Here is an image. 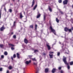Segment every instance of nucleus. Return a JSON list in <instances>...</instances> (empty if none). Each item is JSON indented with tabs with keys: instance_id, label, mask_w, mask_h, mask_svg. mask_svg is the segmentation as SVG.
<instances>
[{
	"instance_id": "f257e3e1",
	"label": "nucleus",
	"mask_w": 73,
	"mask_h": 73,
	"mask_svg": "<svg viewBox=\"0 0 73 73\" xmlns=\"http://www.w3.org/2000/svg\"><path fill=\"white\" fill-rule=\"evenodd\" d=\"M66 57H65V56H63V62H64V64H66V65H67V68L68 69H70V66H69V64L67 63V61H66Z\"/></svg>"
},
{
	"instance_id": "f03ea898",
	"label": "nucleus",
	"mask_w": 73,
	"mask_h": 73,
	"mask_svg": "<svg viewBox=\"0 0 73 73\" xmlns=\"http://www.w3.org/2000/svg\"><path fill=\"white\" fill-rule=\"evenodd\" d=\"M50 29L51 30V32H53V33L54 34V35H56V32L55 31V30H54V29H53V28L52 27V26L50 27Z\"/></svg>"
},
{
	"instance_id": "7ed1b4c3",
	"label": "nucleus",
	"mask_w": 73,
	"mask_h": 73,
	"mask_svg": "<svg viewBox=\"0 0 73 73\" xmlns=\"http://www.w3.org/2000/svg\"><path fill=\"white\" fill-rule=\"evenodd\" d=\"M25 63L26 65H28V64H29L31 63V60H30L29 61H27L25 62Z\"/></svg>"
},
{
	"instance_id": "20e7f679",
	"label": "nucleus",
	"mask_w": 73,
	"mask_h": 73,
	"mask_svg": "<svg viewBox=\"0 0 73 73\" xmlns=\"http://www.w3.org/2000/svg\"><path fill=\"white\" fill-rule=\"evenodd\" d=\"M68 0H65L63 2V3L64 5H66L68 4Z\"/></svg>"
},
{
	"instance_id": "39448f33",
	"label": "nucleus",
	"mask_w": 73,
	"mask_h": 73,
	"mask_svg": "<svg viewBox=\"0 0 73 73\" xmlns=\"http://www.w3.org/2000/svg\"><path fill=\"white\" fill-rule=\"evenodd\" d=\"M49 43H47L46 44V45L48 48V50H50L51 48H50V46L49 45Z\"/></svg>"
},
{
	"instance_id": "423d86ee",
	"label": "nucleus",
	"mask_w": 73,
	"mask_h": 73,
	"mask_svg": "<svg viewBox=\"0 0 73 73\" xmlns=\"http://www.w3.org/2000/svg\"><path fill=\"white\" fill-rule=\"evenodd\" d=\"M5 29V28L4 27V25H3L2 27L0 28L1 31H3Z\"/></svg>"
},
{
	"instance_id": "0eeeda50",
	"label": "nucleus",
	"mask_w": 73,
	"mask_h": 73,
	"mask_svg": "<svg viewBox=\"0 0 73 73\" xmlns=\"http://www.w3.org/2000/svg\"><path fill=\"white\" fill-rule=\"evenodd\" d=\"M35 0H33L32 2V5H31L32 7H33V5H35Z\"/></svg>"
},
{
	"instance_id": "6e6552de",
	"label": "nucleus",
	"mask_w": 73,
	"mask_h": 73,
	"mask_svg": "<svg viewBox=\"0 0 73 73\" xmlns=\"http://www.w3.org/2000/svg\"><path fill=\"white\" fill-rule=\"evenodd\" d=\"M56 68H54L52 69V73H54L56 72Z\"/></svg>"
},
{
	"instance_id": "1a4fd4ad",
	"label": "nucleus",
	"mask_w": 73,
	"mask_h": 73,
	"mask_svg": "<svg viewBox=\"0 0 73 73\" xmlns=\"http://www.w3.org/2000/svg\"><path fill=\"white\" fill-rule=\"evenodd\" d=\"M38 15H37L36 17V18H37V19L39 18V17H40L41 16V15H40V14L39 13V12H38Z\"/></svg>"
},
{
	"instance_id": "9d476101",
	"label": "nucleus",
	"mask_w": 73,
	"mask_h": 73,
	"mask_svg": "<svg viewBox=\"0 0 73 73\" xmlns=\"http://www.w3.org/2000/svg\"><path fill=\"white\" fill-rule=\"evenodd\" d=\"M24 41L26 44H27L28 42V40H27V39L26 38L25 39Z\"/></svg>"
},
{
	"instance_id": "9b49d317",
	"label": "nucleus",
	"mask_w": 73,
	"mask_h": 73,
	"mask_svg": "<svg viewBox=\"0 0 73 73\" xmlns=\"http://www.w3.org/2000/svg\"><path fill=\"white\" fill-rule=\"evenodd\" d=\"M48 71H49V69L48 68H46L45 70V72L46 73H47L48 72Z\"/></svg>"
},
{
	"instance_id": "f8f14e48",
	"label": "nucleus",
	"mask_w": 73,
	"mask_h": 73,
	"mask_svg": "<svg viewBox=\"0 0 73 73\" xmlns=\"http://www.w3.org/2000/svg\"><path fill=\"white\" fill-rule=\"evenodd\" d=\"M17 55L18 58H20V54L18 53H17Z\"/></svg>"
},
{
	"instance_id": "ddd939ff",
	"label": "nucleus",
	"mask_w": 73,
	"mask_h": 73,
	"mask_svg": "<svg viewBox=\"0 0 73 73\" xmlns=\"http://www.w3.org/2000/svg\"><path fill=\"white\" fill-rule=\"evenodd\" d=\"M49 56L50 57V58H53V54L51 55L50 54H49Z\"/></svg>"
},
{
	"instance_id": "4468645a",
	"label": "nucleus",
	"mask_w": 73,
	"mask_h": 73,
	"mask_svg": "<svg viewBox=\"0 0 73 73\" xmlns=\"http://www.w3.org/2000/svg\"><path fill=\"white\" fill-rule=\"evenodd\" d=\"M68 29H68L67 27H66L64 28V31H65V32H68Z\"/></svg>"
},
{
	"instance_id": "2eb2a0df",
	"label": "nucleus",
	"mask_w": 73,
	"mask_h": 73,
	"mask_svg": "<svg viewBox=\"0 0 73 73\" xmlns=\"http://www.w3.org/2000/svg\"><path fill=\"white\" fill-rule=\"evenodd\" d=\"M32 60L33 61H36V62H37V60L36 59V58H32Z\"/></svg>"
},
{
	"instance_id": "dca6fc26",
	"label": "nucleus",
	"mask_w": 73,
	"mask_h": 73,
	"mask_svg": "<svg viewBox=\"0 0 73 73\" xmlns=\"http://www.w3.org/2000/svg\"><path fill=\"white\" fill-rule=\"evenodd\" d=\"M20 17L21 19H22V18H23V15H22V13H20Z\"/></svg>"
},
{
	"instance_id": "f3484780",
	"label": "nucleus",
	"mask_w": 73,
	"mask_h": 73,
	"mask_svg": "<svg viewBox=\"0 0 73 73\" xmlns=\"http://www.w3.org/2000/svg\"><path fill=\"white\" fill-rule=\"evenodd\" d=\"M37 5H36L34 7L33 10H35V9H36V8H37Z\"/></svg>"
},
{
	"instance_id": "a211bd4d",
	"label": "nucleus",
	"mask_w": 73,
	"mask_h": 73,
	"mask_svg": "<svg viewBox=\"0 0 73 73\" xmlns=\"http://www.w3.org/2000/svg\"><path fill=\"white\" fill-rule=\"evenodd\" d=\"M37 63L38 62H36V63H35V62H33V65H36V66H37Z\"/></svg>"
},
{
	"instance_id": "6ab92c4d",
	"label": "nucleus",
	"mask_w": 73,
	"mask_h": 73,
	"mask_svg": "<svg viewBox=\"0 0 73 73\" xmlns=\"http://www.w3.org/2000/svg\"><path fill=\"white\" fill-rule=\"evenodd\" d=\"M3 46H4V45L3 44H0V48H3Z\"/></svg>"
},
{
	"instance_id": "aec40b11",
	"label": "nucleus",
	"mask_w": 73,
	"mask_h": 73,
	"mask_svg": "<svg viewBox=\"0 0 73 73\" xmlns=\"http://www.w3.org/2000/svg\"><path fill=\"white\" fill-rule=\"evenodd\" d=\"M56 22L58 23H59V20H58V19L57 18H56Z\"/></svg>"
},
{
	"instance_id": "412c9836",
	"label": "nucleus",
	"mask_w": 73,
	"mask_h": 73,
	"mask_svg": "<svg viewBox=\"0 0 73 73\" xmlns=\"http://www.w3.org/2000/svg\"><path fill=\"white\" fill-rule=\"evenodd\" d=\"M49 10L50 11V12H52V9L50 7H48Z\"/></svg>"
},
{
	"instance_id": "4be33fe9",
	"label": "nucleus",
	"mask_w": 73,
	"mask_h": 73,
	"mask_svg": "<svg viewBox=\"0 0 73 73\" xmlns=\"http://www.w3.org/2000/svg\"><path fill=\"white\" fill-rule=\"evenodd\" d=\"M9 69L10 70L12 69V66H9Z\"/></svg>"
},
{
	"instance_id": "5701e85b",
	"label": "nucleus",
	"mask_w": 73,
	"mask_h": 73,
	"mask_svg": "<svg viewBox=\"0 0 73 73\" xmlns=\"http://www.w3.org/2000/svg\"><path fill=\"white\" fill-rule=\"evenodd\" d=\"M29 28H32V29H33V25H31L30 26Z\"/></svg>"
},
{
	"instance_id": "b1692460",
	"label": "nucleus",
	"mask_w": 73,
	"mask_h": 73,
	"mask_svg": "<svg viewBox=\"0 0 73 73\" xmlns=\"http://www.w3.org/2000/svg\"><path fill=\"white\" fill-rule=\"evenodd\" d=\"M9 45H10L11 46H15L13 45V44H9Z\"/></svg>"
},
{
	"instance_id": "393cba45",
	"label": "nucleus",
	"mask_w": 73,
	"mask_h": 73,
	"mask_svg": "<svg viewBox=\"0 0 73 73\" xmlns=\"http://www.w3.org/2000/svg\"><path fill=\"white\" fill-rule=\"evenodd\" d=\"M4 54L5 55V56H7L8 54V53H7V52L5 51L4 52Z\"/></svg>"
},
{
	"instance_id": "a878e982",
	"label": "nucleus",
	"mask_w": 73,
	"mask_h": 73,
	"mask_svg": "<svg viewBox=\"0 0 73 73\" xmlns=\"http://www.w3.org/2000/svg\"><path fill=\"white\" fill-rule=\"evenodd\" d=\"M60 52H57L58 56H60Z\"/></svg>"
},
{
	"instance_id": "bb28decb",
	"label": "nucleus",
	"mask_w": 73,
	"mask_h": 73,
	"mask_svg": "<svg viewBox=\"0 0 73 73\" xmlns=\"http://www.w3.org/2000/svg\"><path fill=\"white\" fill-rule=\"evenodd\" d=\"M16 54H14L13 55V58H16Z\"/></svg>"
},
{
	"instance_id": "cd10ccee",
	"label": "nucleus",
	"mask_w": 73,
	"mask_h": 73,
	"mask_svg": "<svg viewBox=\"0 0 73 73\" xmlns=\"http://www.w3.org/2000/svg\"><path fill=\"white\" fill-rule=\"evenodd\" d=\"M70 65H73V62L72 61L70 62Z\"/></svg>"
},
{
	"instance_id": "c85d7f7f",
	"label": "nucleus",
	"mask_w": 73,
	"mask_h": 73,
	"mask_svg": "<svg viewBox=\"0 0 73 73\" xmlns=\"http://www.w3.org/2000/svg\"><path fill=\"white\" fill-rule=\"evenodd\" d=\"M42 55H43V56H45V55H46V54L44 52H43L42 53Z\"/></svg>"
},
{
	"instance_id": "c756f323",
	"label": "nucleus",
	"mask_w": 73,
	"mask_h": 73,
	"mask_svg": "<svg viewBox=\"0 0 73 73\" xmlns=\"http://www.w3.org/2000/svg\"><path fill=\"white\" fill-rule=\"evenodd\" d=\"M28 56L29 57V58H31L32 57V55H29Z\"/></svg>"
},
{
	"instance_id": "7c9ffc66",
	"label": "nucleus",
	"mask_w": 73,
	"mask_h": 73,
	"mask_svg": "<svg viewBox=\"0 0 73 73\" xmlns=\"http://www.w3.org/2000/svg\"><path fill=\"white\" fill-rule=\"evenodd\" d=\"M1 10H0V19H1Z\"/></svg>"
},
{
	"instance_id": "2f4dec72",
	"label": "nucleus",
	"mask_w": 73,
	"mask_h": 73,
	"mask_svg": "<svg viewBox=\"0 0 73 73\" xmlns=\"http://www.w3.org/2000/svg\"><path fill=\"white\" fill-rule=\"evenodd\" d=\"M9 12H10L11 13V12H12V9H9Z\"/></svg>"
},
{
	"instance_id": "473e14b6",
	"label": "nucleus",
	"mask_w": 73,
	"mask_h": 73,
	"mask_svg": "<svg viewBox=\"0 0 73 73\" xmlns=\"http://www.w3.org/2000/svg\"><path fill=\"white\" fill-rule=\"evenodd\" d=\"M13 37L14 38H16V35H14L13 36Z\"/></svg>"
},
{
	"instance_id": "72a5a7b5",
	"label": "nucleus",
	"mask_w": 73,
	"mask_h": 73,
	"mask_svg": "<svg viewBox=\"0 0 73 73\" xmlns=\"http://www.w3.org/2000/svg\"><path fill=\"white\" fill-rule=\"evenodd\" d=\"M16 23V21H15L14 22V23H13V27H15V25H16V24H15Z\"/></svg>"
},
{
	"instance_id": "f704fd0d",
	"label": "nucleus",
	"mask_w": 73,
	"mask_h": 73,
	"mask_svg": "<svg viewBox=\"0 0 73 73\" xmlns=\"http://www.w3.org/2000/svg\"><path fill=\"white\" fill-rule=\"evenodd\" d=\"M58 2L59 3H62V0H59Z\"/></svg>"
},
{
	"instance_id": "c9c22d12",
	"label": "nucleus",
	"mask_w": 73,
	"mask_h": 73,
	"mask_svg": "<svg viewBox=\"0 0 73 73\" xmlns=\"http://www.w3.org/2000/svg\"><path fill=\"white\" fill-rule=\"evenodd\" d=\"M68 31L69 32H72V29H68Z\"/></svg>"
},
{
	"instance_id": "e433bc0d",
	"label": "nucleus",
	"mask_w": 73,
	"mask_h": 73,
	"mask_svg": "<svg viewBox=\"0 0 73 73\" xmlns=\"http://www.w3.org/2000/svg\"><path fill=\"white\" fill-rule=\"evenodd\" d=\"M11 49L12 50H13L15 49V48H13V47H11Z\"/></svg>"
},
{
	"instance_id": "4c0bfd02",
	"label": "nucleus",
	"mask_w": 73,
	"mask_h": 73,
	"mask_svg": "<svg viewBox=\"0 0 73 73\" xmlns=\"http://www.w3.org/2000/svg\"><path fill=\"white\" fill-rule=\"evenodd\" d=\"M58 69L59 70H61V67H59L58 68Z\"/></svg>"
},
{
	"instance_id": "58836bf2",
	"label": "nucleus",
	"mask_w": 73,
	"mask_h": 73,
	"mask_svg": "<svg viewBox=\"0 0 73 73\" xmlns=\"http://www.w3.org/2000/svg\"><path fill=\"white\" fill-rule=\"evenodd\" d=\"M44 20H45V15H44Z\"/></svg>"
},
{
	"instance_id": "ea45409f",
	"label": "nucleus",
	"mask_w": 73,
	"mask_h": 73,
	"mask_svg": "<svg viewBox=\"0 0 73 73\" xmlns=\"http://www.w3.org/2000/svg\"><path fill=\"white\" fill-rule=\"evenodd\" d=\"M49 53L50 54H52V53H53V52L50 51Z\"/></svg>"
},
{
	"instance_id": "a19ab883",
	"label": "nucleus",
	"mask_w": 73,
	"mask_h": 73,
	"mask_svg": "<svg viewBox=\"0 0 73 73\" xmlns=\"http://www.w3.org/2000/svg\"><path fill=\"white\" fill-rule=\"evenodd\" d=\"M4 55L1 56V58H4Z\"/></svg>"
},
{
	"instance_id": "79ce46f5",
	"label": "nucleus",
	"mask_w": 73,
	"mask_h": 73,
	"mask_svg": "<svg viewBox=\"0 0 73 73\" xmlns=\"http://www.w3.org/2000/svg\"><path fill=\"white\" fill-rule=\"evenodd\" d=\"M60 13H61L62 14H64V13H63V12H62V11H60Z\"/></svg>"
},
{
	"instance_id": "37998d69",
	"label": "nucleus",
	"mask_w": 73,
	"mask_h": 73,
	"mask_svg": "<svg viewBox=\"0 0 73 73\" xmlns=\"http://www.w3.org/2000/svg\"><path fill=\"white\" fill-rule=\"evenodd\" d=\"M3 69V68H0V71L1 72V71H2V70Z\"/></svg>"
},
{
	"instance_id": "c03bdc74",
	"label": "nucleus",
	"mask_w": 73,
	"mask_h": 73,
	"mask_svg": "<svg viewBox=\"0 0 73 73\" xmlns=\"http://www.w3.org/2000/svg\"><path fill=\"white\" fill-rule=\"evenodd\" d=\"M63 72H64V71H63L62 70H61L60 72V73H63Z\"/></svg>"
},
{
	"instance_id": "a18cd8bd",
	"label": "nucleus",
	"mask_w": 73,
	"mask_h": 73,
	"mask_svg": "<svg viewBox=\"0 0 73 73\" xmlns=\"http://www.w3.org/2000/svg\"><path fill=\"white\" fill-rule=\"evenodd\" d=\"M37 50H34V52L35 53H36V52H37Z\"/></svg>"
},
{
	"instance_id": "49530a36",
	"label": "nucleus",
	"mask_w": 73,
	"mask_h": 73,
	"mask_svg": "<svg viewBox=\"0 0 73 73\" xmlns=\"http://www.w3.org/2000/svg\"><path fill=\"white\" fill-rule=\"evenodd\" d=\"M25 68H23V72H24L25 73Z\"/></svg>"
},
{
	"instance_id": "de8ad7c7",
	"label": "nucleus",
	"mask_w": 73,
	"mask_h": 73,
	"mask_svg": "<svg viewBox=\"0 0 73 73\" xmlns=\"http://www.w3.org/2000/svg\"><path fill=\"white\" fill-rule=\"evenodd\" d=\"M11 58L12 60H13V57L12 56H11Z\"/></svg>"
},
{
	"instance_id": "09e8293b",
	"label": "nucleus",
	"mask_w": 73,
	"mask_h": 73,
	"mask_svg": "<svg viewBox=\"0 0 73 73\" xmlns=\"http://www.w3.org/2000/svg\"><path fill=\"white\" fill-rule=\"evenodd\" d=\"M4 10H5V12H7V11L6 10V8H5V7L4 8Z\"/></svg>"
},
{
	"instance_id": "8fccbe9b",
	"label": "nucleus",
	"mask_w": 73,
	"mask_h": 73,
	"mask_svg": "<svg viewBox=\"0 0 73 73\" xmlns=\"http://www.w3.org/2000/svg\"><path fill=\"white\" fill-rule=\"evenodd\" d=\"M7 73H9V71L8 70L7 71Z\"/></svg>"
},
{
	"instance_id": "3c124183",
	"label": "nucleus",
	"mask_w": 73,
	"mask_h": 73,
	"mask_svg": "<svg viewBox=\"0 0 73 73\" xmlns=\"http://www.w3.org/2000/svg\"><path fill=\"white\" fill-rule=\"evenodd\" d=\"M35 27H37V25H36Z\"/></svg>"
},
{
	"instance_id": "603ef678",
	"label": "nucleus",
	"mask_w": 73,
	"mask_h": 73,
	"mask_svg": "<svg viewBox=\"0 0 73 73\" xmlns=\"http://www.w3.org/2000/svg\"><path fill=\"white\" fill-rule=\"evenodd\" d=\"M71 30H72V31H73V27H72L71 28Z\"/></svg>"
},
{
	"instance_id": "864d4df0",
	"label": "nucleus",
	"mask_w": 73,
	"mask_h": 73,
	"mask_svg": "<svg viewBox=\"0 0 73 73\" xmlns=\"http://www.w3.org/2000/svg\"><path fill=\"white\" fill-rule=\"evenodd\" d=\"M55 44H56V43H54V44H52V46H53V45H55Z\"/></svg>"
},
{
	"instance_id": "5fc2aeb1",
	"label": "nucleus",
	"mask_w": 73,
	"mask_h": 73,
	"mask_svg": "<svg viewBox=\"0 0 73 73\" xmlns=\"http://www.w3.org/2000/svg\"><path fill=\"white\" fill-rule=\"evenodd\" d=\"M65 49H67V51H68V52H69V50H68L66 48H65Z\"/></svg>"
},
{
	"instance_id": "6e6d98bb",
	"label": "nucleus",
	"mask_w": 73,
	"mask_h": 73,
	"mask_svg": "<svg viewBox=\"0 0 73 73\" xmlns=\"http://www.w3.org/2000/svg\"><path fill=\"white\" fill-rule=\"evenodd\" d=\"M38 73V71H36V73Z\"/></svg>"
},
{
	"instance_id": "4d7b16f0",
	"label": "nucleus",
	"mask_w": 73,
	"mask_h": 73,
	"mask_svg": "<svg viewBox=\"0 0 73 73\" xmlns=\"http://www.w3.org/2000/svg\"><path fill=\"white\" fill-rule=\"evenodd\" d=\"M65 53H66L67 54H68V53L66 52Z\"/></svg>"
},
{
	"instance_id": "13d9d810",
	"label": "nucleus",
	"mask_w": 73,
	"mask_h": 73,
	"mask_svg": "<svg viewBox=\"0 0 73 73\" xmlns=\"http://www.w3.org/2000/svg\"><path fill=\"white\" fill-rule=\"evenodd\" d=\"M13 33L12 32L11 33V35H13Z\"/></svg>"
},
{
	"instance_id": "bf43d9fd",
	"label": "nucleus",
	"mask_w": 73,
	"mask_h": 73,
	"mask_svg": "<svg viewBox=\"0 0 73 73\" xmlns=\"http://www.w3.org/2000/svg\"><path fill=\"white\" fill-rule=\"evenodd\" d=\"M35 29L36 30V29H37V27H35Z\"/></svg>"
},
{
	"instance_id": "052dcab7",
	"label": "nucleus",
	"mask_w": 73,
	"mask_h": 73,
	"mask_svg": "<svg viewBox=\"0 0 73 73\" xmlns=\"http://www.w3.org/2000/svg\"><path fill=\"white\" fill-rule=\"evenodd\" d=\"M13 1H15V0H12Z\"/></svg>"
},
{
	"instance_id": "680f3d73",
	"label": "nucleus",
	"mask_w": 73,
	"mask_h": 73,
	"mask_svg": "<svg viewBox=\"0 0 73 73\" xmlns=\"http://www.w3.org/2000/svg\"><path fill=\"white\" fill-rule=\"evenodd\" d=\"M59 43L60 44H61V42H59Z\"/></svg>"
},
{
	"instance_id": "e2e57ef3",
	"label": "nucleus",
	"mask_w": 73,
	"mask_h": 73,
	"mask_svg": "<svg viewBox=\"0 0 73 73\" xmlns=\"http://www.w3.org/2000/svg\"><path fill=\"white\" fill-rule=\"evenodd\" d=\"M41 58L40 59V61H41Z\"/></svg>"
},
{
	"instance_id": "0e129e2a",
	"label": "nucleus",
	"mask_w": 73,
	"mask_h": 73,
	"mask_svg": "<svg viewBox=\"0 0 73 73\" xmlns=\"http://www.w3.org/2000/svg\"><path fill=\"white\" fill-rule=\"evenodd\" d=\"M72 7L73 8V5H72Z\"/></svg>"
},
{
	"instance_id": "69168bd1",
	"label": "nucleus",
	"mask_w": 73,
	"mask_h": 73,
	"mask_svg": "<svg viewBox=\"0 0 73 73\" xmlns=\"http://www.w3.org/2000/svg\"><path fill=\"white\" fill-rule=\"evenodd\" d=\"M71 20H73V19H71Z\"/></svg>"
},
{
	"instance_id": "338daca9",
	"label": "nucleus",
	"mask_w": 73,
	"mask_h": 73,
	"mask_svg": "<svg viewBox=\"0 0 73 73\" xmlns=\"http://www.w3.org/2000/svg\"><path fill=\"white\" fill-rule=\"evenodd\" d=\"M23 73H25V72H23Z\"/></svg>"
},
{
	"instance_id": "774afa93",
	"label": "nucleus",
	"mask_w": 73,
	"mask_h": 73,
	"mask_svg": "<svg viewBox=\"0 0 73 73\" xmlns=\"http://www.w3.org/2000/svg\"><path fill=\"white\" fill-rule=\"evenodd\" d=\"M24 22H26V21H25Z\"/></svg>"
}]
</instances>
